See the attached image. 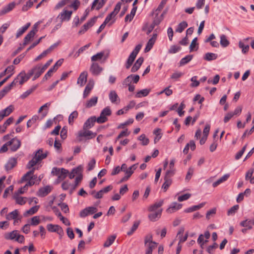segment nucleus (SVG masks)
Here are the masks:
<instances>
[{
	"mask_svg": "<svg viewBox=\"0 0 254 254\" xmlns=\"http://www.w3.org/2000/svg\"><path fill=\"white\" fill-rule=\"evenodd\" d=\"M229 174H225L221 178L219 179L217 181L214 182L212 184L213 187H216L221 183L226 181L229 177Z\"/></svg>",
	"mask_w": 254,
	"mask_h": 254,
	"instance_id": "33",
	"label": "nucleus"
},
{
	"mask_svg": "<svg viewBox=\"0 0 254 254\" xmlns=\"http://www.w3.org/2000/svg\"><path fill=\"white\" fill-rule=\"evenodd\" d=\"M116 238V235H113L110 236L107 239V240L105 242L103 246L105 248H107L110 247L111 245L113 244L114 242L115 241Z\"/></svg>",
	"mask_w": 254,
	"mask_h": 254,
	"instance_id": "29",
	"label": "nucleus"
},
{
	"mask_svg": "<svg viewBox=\"0 0 254 254\" xmlns=\"http://www.w3.org/2000/svg\"><path fill=\"white\" fill-rule=\"evenodd\" d=\"M8 145H11V150L12 151H15L19 148L20 146V142L19 140L12 139L7 142Z\"/></svg>",
	"mask_w": 254,
	"mask_h": 254,
	"instance_id": "15",
	"label": "nucleus"
},
{
	"mask_svg": "<svg viewBox=\"0 0 254 254\" xmlns=\"http://www.w3.org/2000/svg\"><path fill=\"white\" fill-rule=\"evenodd\" d=\"M164 200L163 199L160 200L158 202H156L153 205H151L148 210L150 212L156 211L159 210V208L163 205Z\"/></svg>",
	"mask_w": 254,
	"mask_h": 254,
	"instance_id": "21",
	"label": "nucleus"
},
{
	"mask_svg": "<svg viewBox=\"0 0 254 254\" xmlns=\"http://www.w3.org/2000/svg\"><path fill=\"white\" fill-rule=\"evenodd\" d=\"M138 139L142 141L141 144L143 145H146L149 143V139L146 137L145 135L144 134L140 135Z\"/></svg>",
	"mask_w": 254,
	"mask_h": 254,
	"instance_id": "60",
	"label": "nucleus"
},
{
	"mask_svg": "<svg viewBox=\"0 0 254 254\" xmlns=\"http://www.w3.org/2000/svg\"><path fill=\"white\" fill-rule=\"evenodd\" d=\"M137 164L132 165L128 168V169L125 172L126 175L130 177L131 175L133 173L134 171L137 168Z\"/></svg>",
	"mask_w": 254,
	"mask_h": 254,
	"instance_id": "48",
	"label": "nucleus"
},
{
	"mask_svg": "<svg viewBox=\"0 0 254 254\" xmlns=\"http://www.w3.org/2000/svg\"><path fill=\"white\" fill-rule=\"evenodd\" d=\"M98 98L97 97H93L88 100L86 103L85 106L87 108H90L95 106L97 102Z\"/></svg>",
	"mask_w": 254,
	"mask_h": 254,
	"instance_id": "40",
	"label": "nucleus"
},
{
	"mask_svg": "<svg viewBox=\"0 0 254 254\" xmlns=\"http://www.w3.org/2000/svg\"><path fill=\"white\" fill-rule=\"evenodd\" d=\"M82 168L80 166L74 168L72 169V172L69 174L68 177L70 179H72L74 178L75 174H80Z\"/></svg>",
	"mask_w": 254,
	"mask_h": 254,
	"instance_id": "37",
	"label": "nucleus"
},
{
	"mask_svg": "<svg viewBox=\"0 0 254 254\" xmlns=\"http://www.w3.org/2000/svg\"><path fill=\"white\" fill-rule=\"evenodd\" d=\"M151 91L150 89H144L136 92L135 97L136 98H141L147 96Z\"/></svg>",
	"mask_w": 254,
	"mask_h": 254,
	"instance_id": "26",
	"label": "nucleus"
},
{
	"mask_svg": "<svg viewBox=\"0 0 254 254\" xmlns=\"http://www.w3.org/2000/svg\"><path fill=\"white\" fill-rule=\"evenodd\" d=\"M87 76L88 73L86 71L81 72L77 79V84H79L80 86H83L87 81Z\"/></svg>",
	"mask_w": 254,
	"mask_h": 254,
	"instance_id": "11",
	"label": "nucleus"
},
{
	"mask_svg": "<svg viewBox=\"0 0 254 254\" xmlns=\"http://www.w3.org/2000/svg\"><path fill=\"white\" fill-rule=\"evenodd\" d=\"M37 87V85L33 86L31 88L29 89L26 91L24 92L22 94H21L20 95V98L22 99L26 98L29 95H30L33 92H34Z\"/></svg>",
	"mask_w": 254,
	"mask_h": 254,
	"instance_id": "28",
	"label": "nucleus"
},
{
	"mask_svg": "<svg viewBox=\"0 0 254 254\" xmlns=\"http://www.w3.org/2000/svg\"><path fill=\"white\" fill-rule=\"evenodd\" d=\"M182 206V205L177 202H174L167 209L168 213H172L180 209Z\"/></svg>",
	"mask_w": 254,
	"mask_h": 254,
	"instance_id": "22",
	"label": "nucleus"
},
{
	"mask_svg": "<svg viewBox=\"0 0 254 254\" xmlns=\"http://www.w3.org/2000/svg\"><path fill=\"white\" fill-rule=\"evenodd\" d=\"M181 49V47L180 46L177 45H173L169 50V53L170 54H175L180 51Z\"/></svg>",
	"mask_w": 254,
	"mask_h": 254,
	"instance_id": "57",
	"label": "nucleus"
},
{
	"mask_svg": "<svg viewBox=\"0 0 254 254\" xmlns=\"http://www.w3.org/2000/svg\"><path fill=\"white\" fill-rule=\"evenodd\" d=\"M13 190V186L12 185L11 186H10L9 187H8V188H7L4 191V193H3V197L4 198H5L7 197L8 194L10 193V192H12V191Z\"/></svg>",
	"mask_w": 254,
	"mask_h": 254,
	"instance_id": "63",
	"label": "nucleus"
},
{
	"mask_svg": "<svg viewBox=\"0 0 254 254\" xmlns=\"http://www.w3.org/2000/svg\"><path fill=\"white\" fill-rule=\"evenodd\" d=\"M239 46L240 48L242 49V52L244 54H246L249 50V46L248 45H245L241 41L239 42Z\"/></svg>",
	"mask_w": 254,
	"mask_h": 254,
	"instance_id": "58",
	"label": "nucleus"
},
{
	"mask_svg": "<svg viewBox=\"0 0 254 254\" xmlns=\"http://www.w3.org/2000/svg\"><path fill=\"white\" fill-rule=\"evenodd\" d=\"M64 62V59H61L58 60L54 65L51 67L48 72L45 74L43 78L42 81H45L47 80L48 78H50L53 74L54 72L56 71L58 68L61 66Z\"/></svg>",
	"mask_w": 254,
	"mask_h": 254,
	"instance_id": "2",
	"label": "nucleus"
},
{
	"mask_svg": "<svg viewBox=\"0 0 254 254\" xmlns=\"http://www.w3.org/2000/svg\"><path fill=\"white\" fill-rule=\"evenodd\" d=\"M220 44L223 47H226L230 44V42L227 39V37L225 35H221L220 36Z\"/></svg>",
	"mask_w": 254,
	"mask_h": 254,
	"instance_id": "36",
	"label": "nucleus"
},
{
	"mask_svg": "<svg viewBox=\"0 0 254 254\" xmlns=\"http://www.w3.org/2000/svg\"><path fill=\"white\" fill-rule=\"evenodd\" d=\"M18 77L20 78V80L19 81L20 85H22L25 82L27 81L28 79H26V73L24 71H21L18 75Z\"/></svg>",
	"mask_w": 254,
	"mask_h": 254,
	"instance_id": "47",
	"label": "nucleus"
},
{
	"mask_svg": "<svg viewBox=\"0 0 254 254\" xmlns=\"http://www.w3.org/2000/svg\"><path fill=\"white\" fill-rule=\"evenodd\" d=\"M109 96L112 103L117 104L120 102V98L115 91H111L109 93Z\"/></svg>",
	"mask_w": 254,
	"mask_h": 254,
	"instance_id": "19",
	"label": "nucleus"
},
{
	"mask_svg": "<svg viewBox=\"0 0 254 254\" xmlns=\"http://www.w3.org/2000/svg\"><path fill=\"white\" fill-rule=\"evenodd\" d=\"M176 172V169H170L169 170H167L166 172V174L164 177L167 178H171L172 177H173Z\"/></svg>",
	"mask_w": 254,
	"mask_h": 254,
	"instance_id": "64",
	"label": "nucleus"
},
{
	"mask_svg": "<svg viewBox=\"0 0 254 254\" xmlns=\"http://www.w3.org/2000/svg\"><path fill=\"white\" fill-rule=\"evenodd\" d=\"M143 61H144V59L143 57H141L139 58L136 60V61L135 62V63H134V64H133L132 67H131V71L132 72H135L137 71L139 69V68H140V66L141 65V64H142Z\"/></svg>",
	"mask_w": 254,
	"mask_h": 254,
	"instance_id": "17",
	"label": "nucleus"
},
{
	"mask_svg": "<svg viewBox=\"0 0 254 254\" xmlns=\"http://www.w3.org/2000/svg\"><path fill=\"white\" fill-rule=\"evenodd\" d=\"M78 116V112H72L68 118V123L70 125H72L74 119L77 118Z\"/></svg>",
	"mask_w": 254,
	"mask_h": 254,
	"instance_id": "61",
	"label": "nucleus"
},
{
	"mask_svg": "<svg viewBox=\"0 0 254 254\" xmlns=\"http://www.w3.org/2000/svg\"><path fill=\"white\" fill-rule=\"evenodd\" d=\"M19 215V211L17 209L10 212L6 216V219L9 220L11 219L14 220V223L17 222V218Z\"/></svg>",
	"mask_w": 254,
	"mask_h": 254,
	"instance_id": "23",
	"label": "nucleus"
},
{
	"mask_svg": "<svg viewBox=\"0 0 254 254\" xmlns=\"http://www.w3.org/2000/svg\"><path fill=\"white\" fill-rule=\"evenodd\" d=\"M96 135V133H93L92 131L88 130V129H83L78 132V141H81L82 139L81 137H84L87 139L94 138Z\"/></svg>",
	"mask_w": 254,
	"mask_h": 254,
	"instance_id": "3",
	"label": "nucleus"
},
{
	"mask_svg": "<svg viewBox=\"0 0 254 254\" xmlns=\"http://www.w3.org/2000/svg\"><path fill=\"white\" fill-rule=\"evenodd\" d=\"M104 56V52L102 51V52L98 53L97 54H96L95 55H93L91 57V61L93 62L99 61V60H101L103 58Z\"/></svg>",
	"mask_w": 254,
	"mask_h": 254,
	"instance_id": "44",
	"label": "nucleus"
},
{
	"mask_svg": "<svg viewBox=\"0 0 254 254\" xmlns=\"http://www.w3.org/2000/svg\"><path fill=\"white\" fill-rule=\"evenodd\" d=\"M194 172V169L193 167H190L189 168L187 174L186 176L185 180L186 181L188 182L191 179L193 174Z\"/></svg>",
	"mask_w": 254,
	"mask_h": 254,
	"instance_id": "54",
	"label": "nucleus"
},
{
	"mask_svg": "<svg viewBox=\"0 0 254 254\" xmlns=\"http://www.w3.org/2000/svg\"><path fill=\"white\" fill-rule=\"evenodd\" d=\"M157 243L156 242L152 243V244H148L147 245V249L146 251V254H152L153 250L157 246Z\"/></svg>",
	"mask_w": 254,
	"mask_h": 254,
	"instance_id": "43",
	"label": "nucleus"
},
{
	"mask_svg": "<svg viewBox=\"0 0 254 254\" xmlns=\"http://www.w3.org/2000/svg\"><path fill=\"white\" fill-rule=\"evenodd\" d=\"M188 23L186 21H183L180 23L176 29V32L182 33L186 28L188 27Z\"/></svg>",
	"mask_w": 254,
	"mask_h": 254,
	"instance_id": "35",
	"label": "nucleus"
},
{
	"mask_svg": "<svg viewBox=\"0 0 254 254\" xmlns=\"http://www.w3.org/2000/svg\"><path fill=\"white\" fill-rule=\"evenodd\" d=\"M96 122V117L92 116L87 119L83 125V129H89L94 126Z\"/></svg>",
	"mask_w": 254,
	"mask_h": 254,
	"instance_id": "13",
	"label": "nucleus"
},
{
	"mask_svg": "<svg viewBox=\"0 0 254 254\" xmlns=\"http://www.w3.org/2000/svg\"><path fill=\"white\" fill-rule=\"evenodd\" d=\"M238 112H229L226 114L224 118V122L226 123L235 115H237Z\"/></svg>",
	"mask_w": 254,
	"mask_h": 254,
	"instance_id": "51",
	"label": "nucleus"
},
{
	"mask_svg": "<svg viewBox=\"0 0 254 254\" xmlns=\"http://www.w3.org/2000/svg\"><path fill=\"white\" fill-rule=\"evenodd\" d=\"M13 197L15 199L16 203L18 204L23 205L26 203V200H25L26 198L25 197L18 196L16 195H14Z\"/></svg>",
	"mask_w": 254,
	"mask_h": 254,
	"instance_id": "50",
	"label": "nucleus"
},
{
	"mask_svg": "<svg viewBox=\"0 0 254 254\" xmlns=\"http://www.w3.org/2000/svg\"><path fill=\"white\" fill-rule=\"evenodd\" d=\"M239 206L238 204L233 206L228 210L227 215L229 216L234 215L236 212V211L239 209Z\"/></svg>",
	"mask_w": 254,
	"mask_h": 254,
	"instance_id": "53",
	"label": "nucleus"
},
{
	"mask_svg": "<svg viewBox=\"0 0 254 254\" xmlns=\"http://www.w3.org/2000/svg\"><path fill=\"white\" fill-rule=\"evenodd\" d=\"M98 16H94L92 18H91L89 20H88L86 23H85V24L88 26V28H90L92 26H93L94 24L96 23L97 19L98 18Z\"/></svg>",
	"mask_w": 254,
	"mask_h": 254,
	"instance_id": "59",
	"label": "nucleus"
},
{
	"mask_svg": "<svg viewBox=\"0 0 254 254\" xmlns=\"http://www.w3.org/2000/svg\"><path fill=\"white\" fill-rule=\"evenodd\" d=\"M219 79H220L219 75L218 74H216L214 76V77H213V79L212 80L210 79V78H209L207 82H208V83H212L213 84L215 85L219 82Z\"/></svg>",
	"mask_w": 254,
	"mask_h": 254,
	"instance_id": "62",
	"label": "nucleus"
},
{
	"mask_svg": "<svg viewBox=\"0 0 254 254\" xmlns=\"http://www.w3.org/2000/svg\"><path fill=\"white\" fill-rule=\"evenodd\" d=\"M155 43V40L153 38H150L147 42L146 47L144 49V52H148L152 48Z\"/></svg>",
	"mask_w": 254,
	"mask_h": 254,
	"instance_id": "41",
	"label": "nucleus"
},
{
	"mask_svg": "<svg viewBox=\"0 0 254 254\" xmlns=\"http://www.w3.org/2000/svg\"><path fill=\"white\" fill-rule=\"evenodd\" d=\"M72 13V11H69L64 9L63 12L59 14L58 18H60L61 22L69 21L71 18Z\"/></svg>",
	"mask_w": 254,
	"mask_h": 254,
	"instance_id": "6",
	"label": "nucleus"
},
{
	"mask_svg": "<svg viewBox=\"0 0 254 254\" xmlns=\"http://www.w3.org/2000/svg\"><path fill=\"white\" fill-rule=\"evenodd\" d=\"M193 55H189L185 58H182L180 62V65L182 66L190 62L192 59Z\"/></svg>",
	"mask_w": 254,
	"mask_h": 254,
	"instance_id": "39",
	"label": "nucleus"
},
{
	"mask_svg": "<svg viewBox=\"0 0 254 254\" xmlns=\"http://www.w3.org/2000/svg\"><path fill=\"white\" fill-rule=\"evenodd\" d=\"M30 25V23H28L21 28L19 29L16 34V38H18L21 36L27 30Z\"/></svg>",
	"mask_w": 254,
	"mask_h": 254,
	"instance_id": "38",
	"label": "nucleus"
},
{
	"mask_svg": "<svg viewBox=\"0 0 254 254\" xmlns=\"http://www.w3.org/2000/svg\"><path fill=\"white\" fill-rule=\"evenodd\" d=\"M107 0H101L99 2V0H94L92 3L91 9L93 10L95 8V6L98 4L96 8V9L99 10L101 9L104 5L105 4Z\"/></svg>",
	"mask_w": 254,
	"mask_h": 254,
	"instance_id": "18",
	"label": "nucleus"
},
{
	"mask_svg": "<svg viewBox=\"0 0 254 254\" xmlns=\"http://www.w3.org/2000/svg\"><path fill=\"white\" fill-rule=\"evenodd\" d=\"M18 233V232L17 230H13L10 233H5L4 234V238L6 240H14L15 241Z\"/></svg>",
	"mask_w": 254,
	"mask_h": 254,
	"instance_id": "24",
	"label": "nucleus"
},
{
	"mask_svg": "<svg viewBox=\"0 0 254 254\" xmlns=\"http://www.w3.org/2000/svg\"><path fill=\"white\" fill-rule=\"evenodd\" d=\"M111 115V112H101L100 116L96 118V122L99 124H102L107 121V116H110Z\"/></svg>",
	"mask_w": 254,
	"mask_h": 254,
	"instance_id": "12",
	"label": "nucleus"
},
{
	"mask_svg": "<svg viewBox=\"0 0 254 254\" xmlns=\"http://www.w3.org/2000/svg\"><path fill=\"white\" fill-rule=\"evenodd\" d=\"M43 149H39L35 152L34 156L27 164V168L30 169L34 166L39 161L47 157L48 153H43Z\"/></svg>",
	"mask_w": 254,
	"mask_h": 254,
	"instance_id": "1",
	"label": "nucleus"
},
{
	"mask_svg": "<svg viewBox=\"0 0 254 254\" xmlns=\"http://www.w3.org/2000/svg\"><path fill=\"white\" fill-rule=\"evenodd\" d=\"M47 229L49 232H56L60 236H63L64 234L62 228L58 225L48 224L47 225Z\"/></svg>",
	"mask_w": 254,
	"mask_h": 254,
	"instance_id": "4",
	"label": "nucleus"
},
{
	"mask_svg": "<svg viewBox=\"0 0 254 254\" xmlns=\"http://www.w3.org/2000/svg\"><path fill=\"white\" fill-rule=\"evenodd\" d=\"M17 164V160L15 158H11L9 159L7 163L5 166V168L6 171L11 170Z\"/></svg>",
	"mask_w": 254,
	"mask_h": 254,
	"instance_id": "20",
	"label": "nucleus"
},
{
	"mask_svg": "<svg viewBox=\"0 0 254 254\" xmlns=\"http://www.w3.org/2000/svg\"><path fill=\"white\" fill-rule=\"evenodd\" d=\"M15 6V3L12 2L4 7L0 11V15L5 14L12 10Z\"/></svg>",
	"mask_w": 254,
	"mask_h": 254,
	"instance_id": "16",
	"label": "nucleus"
},
{
	"mask_svg": "<svg viewBox=\"0 0 254 254\" xmlns=\"http://www.w3.org/2000/svg\"><path fill=\"white\" fill-rule=\"evenodd\" d=\"M38 31L37 28L35 26L32 28V29L29 32V33L25 36L24 38V42L23 43V46H26L29 42L30 41L31 39L34 37L36 33Z\"/></svg>",
	"mask_w": 254,
	"mask_h": 254,
	"instance_id": "7",
	"label": "nucleus"
},
{
	"mask_svg": "<svg viewBox=\"0 0 254 254\" xmlns=\"http://www.w3.org/2000/svg\"><path fill=\"white\" fill-rule=\"evenodd\" d=\"M13 121V118L12 117L9 118L3 124V129L1 130V132L3 133L5 131V129L10 124L12 123Z\"/></svg>",
	"mask_w": 254,
	"mask_h": 254,
	"instance_id": "56",
	"label": "nucleus"
},
{
	"mask_svg": "<svg viewBox=\"0 0 254 254\" xmlns=\"http://www.w3.org/2000/svg\"><path fill=\"white\" fill-rule=\"evenodd\" d=\"M39 207L40 206L39 205H36L31 207L30 209L25 212L23 214L24 216L26 217L28 215H32L36 213L38 211Z\"/></svg>",
	"mask_w": 254,
	"mask_h": 254,
	"instance_id": "30",
	"label": "nucleus"
},
{
	"mask_svg": "<svg viewBox=\"0 0 254 254\" xmlns=\"http://www.w3.org/2000/svg\"><path fill=\"white\" fill-rule=\"evenodd\" d=\"M52 189L49 186L41 188L38 191L37 195L40 197H44L47 195L51 191Z\"/></svg>",
	"mask_w": 254,
	"mask_h": 254,
	"instance_id": "14",
	"label": "nucleus"
},
{
	"mask_svg": "<svg viewBox=\"0 0 254 254\" xmlns=\"http://www.w3.org/2000/svg\"><path fill=\"white\" fill-rule=\"evenodd\" d=\"M94 85V81L93 79H90L88 81L87 84L86 85L84 92H83V97L84 98L88 96V95L90 93L92 89L93 88Z\"/></svg>",
	"mask_w": 254,
	"mask_h": 254,
	"instance_id": "9",
	"label": "nucleus"
},
{
	"mask_svg": "<svg viewBox=\"0 0 254 254\" xmlns=\"http://www.w3.org/2000/svg\"><path fill=\"white\" fill-rule=\"evenodd\" d=\"M217 55L212 53H207L205 54L203 59L207 61H210L216 60L217 58Z\"/></svg>",
	"mask_w": 254,
	"mask_h": 254,
	"instance_id": "31",
	"label": "nucleus"
},
{
	"mask_svg": "<svg viewBox=\"0 0 254 254\" xmlns=\"http://www.w3.org/2000/svg\"><path fill=\"white\" fill-rule=\"evenodd\" d=\"M205 204V202H202L198 205L192 206L188 208L187 209H185V212L186 213H190L198 210L200 208L203 207Z\"/></svg>",
	"mask_w": 254,
	"mask_h": 254,
	"instance_id": "27",
	"label": "nucleus"
},
{
	"mask_svg": "<svg viewBox=\"0 0 254 254\" xmlns=\"http://www.w3.org/2000/svg\"><path fill=\"white\" fill-rule=\"evenodd\" d=\"M35 170V168H33L30 171L27 172L21 178V181H26L29 179L34 181L37 178V176L34 175V171Z\"/></svg>",
	"mask_w": 254,
	"mask_h": 254,
	"instance_id": "8",
	"label": "nucleus"
},
{
	"mask_svg": "<svg viewBox=\"0 0 254 254\" xmlns=\"http://www.w3.org/2000/svg\"><path fill=\"white\" fill-rule=\"evenodd\" d=\"M252 221L251 220H246L243 221L240 223V225L242 227H247L248 229L252 228Z\"/></svg>",
	"mask_w": 254,
	"mask_h": 254,
	"instance_id": "49",
	"label": "nucleus"
},
{
	"mask_svg": "<svg viewBox=\"0 0 254 254\" xmlns=\"http://www.w3.org/2000/svg\"><path fill=\"white\" fill-rule=\"evenodd\" d=\"M103 70V68L97 63H93L89 69L90 71L94 76L99 75Z\"/></svg>",
	"mask_w": 254,
	"mask_h": 254,
	"instance_id": "5",
	"label": "nucleus"
},
{
	"mask_svg": "<svg viewBox=\"0 0 254 254\" xmlns=\"http://www.w3.org/2000/svg\"><path fill=\"white\" fill-rule=\"evenodd\" d=\"M164 183L162 186V189L164 190V191H166L172 184V180L171 178H167L164 177Z\"/></svg>",
	"mask_w": 254,
	"mask_h": 254,
	"instance_id": "34",
	"label": "nucleus"
},
{
	"mask_svg": "<svg viewBox=\"0 0 254 254\" xmlns=\"http://www.w3.org/2000/svg\"><path fill=\"white\" fill-rule=\"evenodd\" d=\"M134 107H135V102L134 101H131L123 109H120L118 111H124V110H125L126 111H127L129 110L132 109Z\"/></svg>",
	"mask_w": 254,
	"mask_h": 254,
	"instance_id": "46",
	"label": "nucleus"
},
{
	"mask_svg": "<svg viewBox=\"0 0 254 254\" xmlns=\"http://www.w3.org/2000/svg\"><path fill=\"white\" fill-rule=\"evenodd\" d=\"M68 174V170H67L64 168L61 169V171H60V174L58 176L59 180H60L61 181L64 180Z\"/></svg>",
	"mask_w": 254,
	"mask_h": 254,
	"instance_id": "42",
	"label": "nucleus"
},
{
	"mask_svg": "<svg viewBox=\"0 0 254 254\" xmlns=\"http://www.w3.org/2000/svg\"><path fill=\"white\" fill-rule=\"evenodd\" d=\"M37 69H40L39 65H37L30 70L27 74H26V79H29L34 74V72Z\"/></svg>",
	"mask_w": 254,
	"mask_h": 254,
	"instance_id": "55",
	"label": "nucleus"
},
{
	"mask_svg": "<svg viewBox=\"0 0 254 254\" xmlns=\"http://www.w3.org/2000/svg\"><path fill=\"white\" fill-rule=\"evenodd\" d=\"M40 223V217L38 216L33 217L31 219L30 225L32 226H37Z\"/></svg>",
	"mask_w": 254,
	"mask_h": 254,
	"instance_id": "52",
	"label": "nucleus"
},
{
	"mask_svg": "<svg viewBox=\"0 0 254 254\" xmlns=\"http://www.w3.org/2000/svg\"><path fill=\"white\" fill-rule=\"evenodd\" d=\"M14 69V66L12 65L7 66V68L3 71L0 73V78L4 76L6 73H8L9 72H13Z\"/></svg>",
	"mask_w": 254,
	"mask_h": 254,
	"instance_id": "45",
	"label": "nucleus"
},
{
	"mask_svg": "<svg viewBox=\"0 0 254 254\" xmlns=\"http://www.w3.org/2000/svg\"><path fill=\"white\" fill-rule=\"evenodd\" d=\"M137 8V6H134V7L132 8L130 13L128 14L126 16L125 18V21H127L128 20H129V21H130L132 20L135 14Z\"/></svg>",
	"mask_w": 254,
	"mask_h": 254,
	"instance_id": "32",
	"label": "nucleus"
},
{
	"mask_svg": "<svg viewBox=\"0 0 254 254\" xmlns=\"http://www.w3.org/2000/svg\"><path fill=\"white\" fill-rule=\"evenodd\" d=\"M162 209L160 208L156 211L152 212L148 215V218L151 221L155 222L159 219L161 216Z\"/></svg>",
	"mask_w": 254,
	"mask_h": 254,
	"instance_id": "10",
	"label": "nucleus"
},
{
	"mask_svg": "<svg viewBox=\"0 0 254 254\" xmlns=\"http://www.w3.org/2000/svg\"><path fill=\"white\" fill-rule=\"evenodd\" d=\"M82 179V176L80 174L79 176H77L75 178V184L74 185H71V188L69 190V194H71L73 191L76 189L78 186L79 183L81 182Z\"/></svg>",
	"mask_w": 254,
	"mask_h": 254,
	"instance_id": "25",
	"label": "nucleus"
}]
</instances>
